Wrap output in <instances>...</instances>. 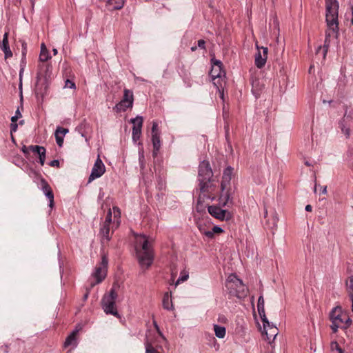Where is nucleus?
<instances>
[{"label": "nucleus", "instance_id": "8fccbe9b", "mask_svg": "<svg viewBox=\"0 0 353 353\" xmlns=\"http://www.w3.org/2000/svg\"><path fill=\"white\" fill-rule=\"evenodd\" d=\"M305 210L307 212L312 211V206L310 205H307L305 206Z\"/></svg>", "mask_w": 353, "mask_h": 353}, {"label": "nucleus", "instance_id": "0e129e2a", "mask_svg": "<svg viewBox=\"0 0 353 353\" xmlns=\"http://www.w3.org/2000/svg\"><path fill=\"white\" fill-rule=\"evenodd\" d=\"M316 189H317V187H316V186H315V188H314V192H316Z\"/></svg>", "mask_w": 353, "mask_h": 353}, {"label": "nucleus", "instance_id": "864d4df0", "mask_svg": "<svg viewBox=\"0 0 353 353\" xmlns=\"http://www.w3.org/2000/svg\"><path fill=\"white\" fill-rule=\"evenodd\" d=\"M52 52H53L54 55H57V53H58V51H57V50L56 48H53L52 49Z\"/></svg>", "mask_w": 353, "mask_h": 353}, {"label": "nucleus", "instance_id": "e433bc0d", "mask_svg": "<svg viewBox=\"0 0 353 353\" xmlns=\"http://www.w3.org/2000/svg\"><path fill=\"white\" fill-rule=\"evenodd\" d=\"M157 127H158V125L156 122H153V124H152V134H159L157 132Z\"/></svg>", "mask_w": 353, "mask_h": 353}, {"label": "nucleus", "instance_id": "4d7b16f0", "mask_svg": "<svg viewBox=\"0 0 353 353\" xmlns=\"http://www.w3.org/2000/svg\"><path fill=\"white\" fill-rule=\"evenodd\" d=\"M196 49V47H192L191 50L192 51H194Z\"/></svg>", "mask_w": 353, "mask_h": 353}, {"label": "nucleus", "instance_id": "c9c22d12", "mask_svg": "<svg viewBox=\"0 0 353 353\" xmlns=\"http://www.w3.org/2000/svg\"><path fill=\"white\" fill-rule=\"evenodd\" d=\"M65 87L69 88H75V84L74 82L67 80L65 83Z\"/></svg>", "mask_w": 353, "mask_h": 353}, {"label": "nucleus", "instance_id": "7c9ffc66", "mask_svg": "<svg viewBox=\"0 0 353 353\" xmlns=\"http://www.w3.org/2000/svg\"><path fill=\"white\" fill-rule=\"evenodd\" d=\"M51 58L48 50L41 51L39 54V60L42 62H46Z\"/></svg>", "mask_w": 353, "mask_h": 353}, {"label": "nucleus", "instance_id": "bb28decb", "mask_svg": "<svg viewBox=\"0 0 353 353\" xmlns=\"http://www.w3.org/2000/svg\"><path fill=\"white\" fill-rule=\"evenodd\" d=\"M108 5L112 10H119L123 8L124 5L123 0H107Z\"/></svg>", "mask_w": 353, "mask_h": 353}, {"label": "nucleus", "instance_id": "13d9d810", "mask_svg": "<svg viewBox=\"0 0 353 353\" xmlns=\"http://www.w3.org/2000/svg\"><path fill=\"white\" fill-rule=\"evenodd\" d=\"M321 49V46H319V47L318 48V49H317L316 52H319V51Z\"/></svg>", "mask_w": 353, "mask_h": 353}, {"label": "nucleus", "instance_id": "4be33fe9", "mask_svg": "<svg viewBox=\"0 0 353 353\" xmlns=\"http://www.w3.org/2000/svg\"><path fill=\"white\" fill-rule=\"evenodd\" d=\"M68 132V130L62 128H57L55 132V138L57 145L61 147L63 143V137Z\"/></svg>", "mask_w": 353, "mask_h": 353}, {"label": "nucleus", "instance_id": "f3484780", "mask_svg": "<svg viewBox=\"0 0 353 353\" xmlns=\"http://www.w3.org/2000/svg\"><path fill=\"white\" fill-rule=\"evenodd\" d=\"M41 190L49 200V206L52 208L54 206V194L48 182L42 179L41 180Z\"/></svg>", "mask_w": 353, "mask_h": 353}, {"label": "nucleus", "instance_id": "423d86ee", "mask_svg": "<svg viewBox=\"0 0 353 353\" xmlns=\"http://www.w3.org/2000/svg\"><path fill=\"white\" fill-rule=\"evenodd\" d=\"M212 171L208 161H203L199 168V181L200 190L205 192L208 190Z\"/></svg>", "mask_w": 353, "mask_h": 353}, {"label": "nucleus", "instance_id": "37998d69", "mask_svg": "<svg viewBox=\"0 0 353 353\" xmlns=\"http://www.w3.org/2000/svg\"><path fill=\"white\" fill-rule=\"evenodd\" d=\"M19 118V116H18V115L13 116V117L11 118V121H12V123H15V122L17 121V119H18Z\"/></svg>", "mask_w": 353, "mask_h": 353}, {"label": "nucleus", "instance_id": "c03bdc74", "mask_svg": "<svg viewBox=\"0 0 353 353\" xmlns=\"http://www.w3.org/2000/svg\"><path fill=\"white\" fill-rule=\"evenodd\" d=\"M46 50H48V49H47L45 43H41V51H46Z\"/></svg>", "mask_w": 353, "mask_h": 353}, {"label": "nucleus", "instance_id": "6e6d98bb", "mask_svg": "<svg viewBox=\"0 0 353 353\" xmlns=\"http://www.w3.org/2000/svg\"><path fill=\"white\" fill-rule=\"evenodd\" d=\"M335 343H336V342H333V343H332V348L335 347V348L337 350V348H336V345L334 344Z\"/></svg>", "mask_w": 353, "mask_h": 353}, {"label": "nucleus", "instance_id": "f03ea898", "mask_svg": "<svg viewBox=\"0 0 353 353\" xmlns=\"http://www.w3.org/2000/svg\"><path fill=\"white\" fill-rule=\"evenodd\" d=\"M135 251L139 265L142 268L148 269L154 260L152 243L144 234H135Z\"/></svg>", "mask_w": 353, "mask_h": 353}, {"label": "nucleus", "instance_id": "1a4fd4ad", "mask_svg": "<svg viewBox=\"0 0 353 353\" xmlns=\"http://www.w3.org/2000/svg\"><path fill=\"white\" fill-rule=\"evenodd\" d=\"M212 69L210 75L212 77L213 83L216 87L221 86L225 77V72L222 70V63L219 60L212 59Z\"/></svg>", "mask_w": 353, "mask_h": 353}, {"label": "nucleus", "instance_id": "ea45409f", "mask_svg": "<svg viewBox=\"0 0 353 353\" xmlns=\"http://www.w3.org/2000/svg\"><path fill=\"white\" fill-rule=\"evenodd\" d=\"M11 132H15L17 129V125L16 123H12L10 125Z\"/></svg>", "mask_w": 353, "mask_h": 353}, {"label": "nucleus", "instance_id": "f8f14e48", "mask_svg": "<svg viewBox=\"0 0 353 353\" xmlns=\"http://www.w3.org/2000/svg\"><path fill=\"white\" fill-rule=\"evenodd\" d=\"M256 47L258 52L255 54L254 63L258 68H262L267 61L268 49L266 47L260 48L257 43H256Z\"/></svg>", "mask_w": 353, "mask_h": 353}, {"label": "nucleus", "instance_id": "39448f33", "mask_svg": "<svg viewBox=\"0 0 353 353\" xmlns=\"http://www.w3.org/2000/svg\"><path fill=\"white\" fill-rule=\"evenodd\" d=\"M232 168L231 167L226 168L223 174L221 183V194L219 196V202L223 205H227L230 199V181L232 179Z\"/></svg>", "mask_w": 353, "mask_h": 353}, {"label": "nucleus", "instance_id": "5fc2aeb1", "mask_svg": "<svg viewBox=\"0 0 353 353\" xmlns=\"http://www.w3.org/2000/svg\"><path fill=\"white\" fill-rule=\"evenodd\" d=\"M351 23H352V25H353V8L352 9Z\"/></svg>", "mask_w": 353, "mask_h": 353}, {"label": "nucleus", "instance_id": "6e6552de", "mask_svg": "<svg viewBox=\"0 0 353 353\" xmlns=\"http://www.w3.org/2000/svg\"><path fill=\"white\" fill-rule=\"evenodd\" d=\"M117 298V292L114 289H112L109 294L104 295L101 304L103 311L106 314H112L116 317H119V314L115 305Z\"/></svg>", "mask_w": 353, "mask_h": 353}, {"label": "nucleus", "instance_id": "7ed1b4c3", "mask_svg": "<svg viewBox=\"0 0 353 353\" xmlns=\"http://www.w3.org/2000/svg\"><path fill=\"white\" fill-rule=\"evenodd\" d=\"M330 319L332 321L330 327L334 333L338 331L339 328L347 329L351 323L350 317L340 306H336L332 310Z\"/></svg>", "mask_w": 353, "mask_h": 353}, {"label": "nucleus", "instance_id": "2eb2a0df", "mask_svg": "<svg viewBox=\"0 0 353 353\" xmlns=\"http://www.w3.org/2000/svg\"><path fill=\"white\" fill-rule=\"evenodd\" d=\"M208 212L216 219L223 221L230 217V212L219 207L212 205L208 207Z\"/></svg>", "mask_w": 353, "mask_h": 353}, {"label": "nucleus", "instance_id": "ddd939ff", "mask_svg": "<svg viewBox=\"0 0 353 353\" xmlns=\"http://www.w3.org/2000/svg\"><path fill=\"white\" fill-rule=\"evenodd\" d=\"M107 265H108V259L105 256H103L101 259V263L99 266L96 268L95 272L93 274L94 277L96 279V283H99L101 282L106 276L107 271Z\"/></svg>", "mask_w": 353, "mask_h": 353}, {"label": "nucleus", "instance_id": "79ce46f5", "mask_svg": "<svg viewBox=\"0 0 353 353\" xmlns=\"http://www.w3.org/2000/svg\"><path fill=\"white\" fill-rule=\"evenodd\" d=\"M1 349L5 352V353H8V346L5 345H3L1 347Z\"/></svg>", "mask_w": 353, "mask_h": 353}, {"label": "nucleus", "instance_id": "5701e85b", "mask_svg": "<svg viewBox=\"0 0 353 353\" xmlns=\"http://www.w3.org/2000/svg\"><path fill=\"white\" fill-rule=\"evenodd\" d=\"M162 303L164 309L168 310H172L174 309L171 292L165 293Z\"/></svg>", "mask_w": 353, "mask_h": 353}, {"label": "nucleus", "instance_id": "a19ab883", "mask_svg": "<svg viewBox=\"0 0 353 353\" xmlns=\"http://www.w3.org/2000/svg\"><path fill=\"white\" fill-rule=\"evenodd\" d=\"M320 190L321 191L322 194H327V187L326 186H321Z\"/></svg>", "mask_w": 353, "mask_h": 353}, {"label": "nucleus", "instance_id": "603ef678", "mask_svg": "<svg viewBox=\"0 0 353 353\" xmlns=\"http://www.w3.org/2000/svg\"><path fill=\"white\" fill-rule=\"evenodd\" d=\"M23 70H24V68H23V67H22V68H21L20 73H19V77H20V78H21V77H22V73L23 72Z\"/></svg>", "mask_w": 353, "mask_h": 353}, {"label": "nucleus", "instance_id": "bf43d9fd", "mask_svg": "<svg viewBox=\"0 0 353 353\" xmlns=\"http://www.w3.org/2000/svg\"><path fill=\"white\" fill-rule=\"evenodd\" d=\"M35 1L36 0H30V1L32 2V6L34 5V3Z\"/></svg>", "mask_w": 353, "mask_h": 353}, {"label": "nucleus", "instance_id": "de8ad7c7", "mask_svg": "<svg viewBox=\"0 0 353 353\" xmlns=\"http://www.w3.org/2000/svg\"><path fill=\"white\" fill-rule=\"evenodd\" d=\"M30 150V149H29V148H27L26 146H23V147L22 148V151H23V153H25V154H27V153L28 152V150Z\"/></svg>", "mask_w": 353, "mask_h": 353}, {"label": "nucleus", "instance_id": "3c124183", "mask_svg": "<svg viewBox=\"0 0 353 353\" xmlns=\"http://www.w3.org/2000/svg\"><path fill=\"white\" fill-rule=\"evenodd\" d=\"M15 115H18V116H19V117H21V112H20V111H19V109H17V111H16V114H15Z\"/></svg>", "mask_w": 353, "mask_h": 353}, {"label": "nucleus", "instance_id": "f704fd0d", "mask_svg": "<svg viewBox=\"0 0 353 353\" xmlns=\"http://www.w3.org/2000/svg\"><path fill=\"white\" fill-rule=\"evenodd\" d=\"M188 274H185L184 275H182L178 279L177 281H176L175 283V285H178L181 282H183L185 281H186L188 279Z\"/></svg>", "mask_w": 353, "mask_h": 353}, {"label": "nucleus", "instance_id": "9b49d317", "mask_svg": "<svg viewBox=\"0 0 353 353\" xmlns=\"http://www.w3.org/2000/svg\"><path fill=\"white\" fill-rule=\"evenodd\" d=\"M105 172V167L101 159H100L99 154L93 165L91 174L88 179V183L92 182L93 180L101 177Z\"/></svg>", "mask_w": 353, "mask_h": 353}, {"label": "nucleus", "instance_id": "f257e3e1", "mask_svg": "<svg viewBox=\"0 0 353 353\" xmlns=\"http://www.w3.org/2000/svg\"><path fill=\"white\" fill-rule=\"evenodd\" d=\"M325 19L327 26V30L325 34L324 43L323 57L326 55L327 48L330 45L329 38L332 36L336 37L339 30L338 14L339 3L337 0H325Z\"/></svg>", "mask_w": 353, "mask_h": 353}, {"label": "nucleus", "instance_id": "393cba45", "mask_svg": "<svg viewBox=\"0 0 353 353\" xmlns=\"http://www.w3.org/2000/svg\"><path fill=\"white\" fill-rule=\"evenodd\" d=\"M152 141L153 144L154 151L153 154L156 155L159 152L161 147V141L159 134H152Z\"/></svg>", "mask_w": 353, "mask_h": 353}, {"label": "nucleus", "instance_id": "e2e57ef3", "mask_svg": "<svg viewBox=\"0 0 353 353\" xmlns=\"http://www.w3.org/2000/svg\"><path fill=\"white\" fill-rule=\"evenodd\" d=\"M312 69V66H310V69H309V71H310V72H311Z\"/></svg>", "mask_w": 353, "mask_h": 353}, {"label": "nucleus", "instance_id": "20e7f679", "mask_svg": "<svg viewBox=\"0 0 353 353\" xmlns=\"http://www.w3.org/2000/svg\"><path fill=\"white\" fill-rule=\"evenodd\" d=\"M226 287L230 294L236 296L239 299H243L248 295L247 287L235 274L229 275L226 281Z\"/></svg>", "mask_w": 353, "mask_h": 353}, {"label": "nucleus", "instance_id": "58836bf2", "mask_svg": "<svg viewBox=\"0 0 353 353\" xmlns=\"http://www.w3.org/2000/svg\"><path fill=\"white\" fill-rule=\"evenodd\" d=\"M205 42L204 40H199L198 41V46L201 48H203L204 49L205 48Z\"/></svg>", "mask_w": 353, "mask_h": 353}, {"label": "nucleus", "instance_id": "72a5a7b5", "mask_svg": "<svg viewBox=\"0 0 353 353\" xmlns=\"http://www.w3.org/2000/svg\"><path fill=\"white\" fill-rule=\"evenodd\" d=\"M258 310H265L264 309V299L262 296H260L258 299V305H257Z\"/></svg>", "mask_w": 353, "mask_h": 353}, {"label": "nucleus", "instance_id": "c756f323", "mask_svg": "<svg viewBox=\"0 0 353 353\" xmlns=\"http://www.w3.org/2000/svg\"><path fill=\"white\" fill-rule=\"evenodd\" d=\"M258 312H259V316H260V317H261V319L262 320L263 327L265 328V326H268L269 323L270 322H269V321L268 320V319L266 317L265 310H260V309H259L258 310Z\"/></svg>", "mask_w": 353, "mask_h": 353}, {"label": "nucleus", "instance_id": "6ab92c4d", "mask_svg": "<svg viewBox=\"0 0 353 353\" xmlns=\"http://www.w3.org/2000/svg\"><path fill=\"white\" fill-rule=\"evenodd\" d=\"M0 48L5 54V58L8 59L12 56V53L10 49L8 44V33L6 32L3 35L2 41L0 43Z\"/></svg>", "mask_w": 353, "mask_h": 353}, {"label": "nucleus", "instance_id": "b1692460", "mask_svg": "<svg viewBox=\"0 0 353 353\" xmlns=\"http://www.w3.org/2000/svg\"><path fill=\"white\" fill-rule=\"evenodd\" d=\"M346 288L352 301V311L353 312V276H350L346 281Z\"/></svg>", "mask_w": 353, "mask_h": 353}, {"label": "nucleus", "instance_id": "0eeeda50", "mask_svg": "<svg viewBox=\"0 0 353 353\" xmlns=\"http://www.w3.org/2000/svg\"><path fill=\"white\" fill-rule=\"evenodd\" d=\"M339 128L346 139H349L351 135V129L353 126V108L345 105L344 108V114L340 120Z\"/></svg>", "mask_w": 353, "mask_h": 353}, {"label": "nucleus", "instance_id": "052dcab7", "mask_svg": "<svg viewBox=\"0 0 353 353\" xmlns=\"http://www.w3.org/2000/svg\"><path fill=\"white\" fill-rule=\"evenodd\" d=\"M154 325H155L156 328L159 330V327H158V325H157L156 323H154Z\"/></svg>", "mask_w": 353, "mask_h": 353}, {"label": "nucleus", "instance_id": "4c0bfd02", "mask_svg": "<svg viewBox=\"0 0 353 353\" xmlns=\"http://www.w3.org/2000/svg\"><path fill=\"white\" fill-rule=\"evenodd\" d=\"M50 165L52 167H59V161L58 160H53L50 162Z\"/></svg>", "mask_w": 353, "mask_h": 353}, {"label": "nucleus", "instance_id": "dca6fc26", "mask_svg": "<svg viewBox=\"0 0 353 353\" xmlns=\"http://www.w3.org/2000/svg\"><path fill=\"white\" fill-rule=\"evenodd\" d=\"M114 215V223L116 228H117L120 223L121 211L118 207H113L112 209H109L105 221L103 223L110 225L112 222V214Z\"/></svg>", "mask_w": 353, "mask_h": 353}, {"label": "nucleus", "instance_id": "9d476101", "mask_svg": "<svg viewBox=\"0 0 353 353\" xmlns=\"http://www.w3.org/2000/svg\"><path fill=\"white\" fill-rule=\"evenodd\" d=\"M134 103L133 92L129 89H124L121 100L116 104L113 110L117 112H125L132 108Z\"/></svg>", "mask_w": 353, "mask_h": 353}, {"label": "nucleus", "instance_id": "cd10ccee", "mask_svg": "<svg viewBox=\"0 0 353 353\" xmlns=\"http://www.w3.org/2000/svg\"><path fill=\"white\" fill-rule=\"evenodd\" d=\"M214 331L216 337L219 339H223L225 336V328L223 326H219L218 325H214Z\"/></svg>", "mask_w": 353, "mask_h": 353}, {"label": "nucleus", "instance_id": "aec40b11", "mask_svg": "<svg viewBox=\"0 0 353 353\" xmlns=\"http://www.w3.org/2000/svg\"><path fill=\"white\" fill-rule=\"evenodd\" d=\"M29 149L32 152L38 154L39 156V162L41 165H43L46 159V149L43 147L39 145H30Z\"/></svg>", "mask_w": 353, "mask_h": 353}, {"label": "nucleus", "instance_id": "09e8293b", "mask_svg": "<svg viewBox=\"0 0 353 353\" xmlns=\"http://www.w3.org/2000/svg\"><path fill=\"white\" fill-rule=\"evenodd\" d=\"M349 154L350 155V160L351 161H353V149H352L351 150H350L348 152Z\"/></svg>", "mask_w": 353, "mask_h": 353}, {"label": "nucleus", "instance_id": "680f3d73", "mask_svg": "<svg viewBox=\"0 0 353 353\" xmlns=\"http://www.w3.org/2000/svg\"><path fill=\"white\" fill-rule=\"evenodd\" d=\"M305 164H306L307 165H308V166H310V164L308 162H306V163H305Z\"/></svg>", "mask_w": 353, "mask_h": 353}, {"label": "nucleus", "instance_id": "c85d7f7f", "mask_svg": "<svg viewBox=\"0 0 353 353\" xmlns=\"http://www.w3.org/2000/svg\"><path fill=\"white\" fill-rule=\"evenodd\" d=\"M197 227L201 233L203 234L209 239H212V233L210 232L209 230L205 228L206 225L205 223H203L202 221H199L197 223Z\"/></svg>", "mask_w": 353, "mask_h": 353}, {"label": "nucleus", "instance_id": "473e14b6", "mask_svg": "<svg viewBox=\"0 0 353 353\" xmlns=\"http://www.w3.org/2000/svg\"><path fill=\"white\" fill-rule=\"evenodd\" d=\"M223 232V229L219 226H214L211 230H210V232L212 233V239L214 237V234H220Z\"/></svg>", "mask_w": 353, "mask_h": 353}, {"label": "nucleus", "instance_id": "49530a36", "mask_svg": "<svg viewBox=\"0 0 353 353\" xmlns=\"http://www.w3.org/2000/svg\"><path fill=\"white\" fill-rule=\"evenodd\" d=\"M336 345V347L337 348V351L339 352V353H343V350L342 349L339 347V344L337 343H334Z\"/></svg>", "mask_w": 353, "mask_h": 353}, {"label": "nucleus", "instance_id": "a18cd8bd", "mask_svg": "<svg viewBox=\"0 0 353 353\" xmlns=\"http://www.w3.org/2000/svg\"><path fill=\"white\" fill-rule=\"evenodd\" d=\"M219 90V92L220 93V95H221V97L222 99H223V92L221 90V88H222V85L221 86H219V87H216Z\"/></svg>", "mask_w": 353, "mask_h": 353}, {"label": "nucleus", "instance_id": "a211bd4d", "mask_svg": "<svg viewBox=\"0 0 353 353\" xmlns=\"http://www.w3.org/2000/svg\"><path fill=\"white\" fill-rule=\"evenodd\" d=\"M263 333L265 334L267 340L270 343L274 340L279 333V330L274 325L270 323L268 326H265V328L263 327Z\"/></svg>", "mask_w": 353, "mask_h": 353}, {"label": "nucleus", "instance_id": "412c9836", "mask_svg": "<svg viewBox=\"0 0 353 353\" xmlns=\"http://www.w3.org/2000/svg\"><path fill=\"white\" fill-rule=\"evenodd\" d=\"M79 330L76 328L74 330H73L71 334L66 338L65 341L64 343V347H68L70 345H77V334Z\"/></svg>", "mask_w": 353, "mask_h": 353}, {"label": "nucleus", "instance_id": "4468645a", "mask_svg": "<svg viewBox=\"0 0 353 353\" xmlns=\"http://www.w3.org/2000/svg\"><path fill=\"white\" fill-rule=\"evenodd\" d=\"M130 122L133 124L132 140L136 142L139 139L141 134L143 118L141 116H137L136 118L132 119Z\"/></svg>", "mask_w": 353, "mask_h": 353}, {"label": "nucleus", "instance_id": "a878e982", "mask_svg": "<svg viewBox=\"0 0 353 353\" xmlns=\"http://www.w3.org/2000/svg\"><path fill=\"white\" fill-rule=\"evenodd\" d=\"M110 225H107L103 223L102 228H101L100 233L102 236V241H109L110 240L111 236H110Z\"/></svg>", "mask_w": 353, "mask_h": 353}, {"label": "nucleus", "instance_id": "2f4dec72", "mask_svg": "<svg viewBox=\"0 0 353 353\" xmlns=\"http://www.w3.org/2000/svg\"><path fill=\"white\" fill-rule=\"evenodd\" d=\"M145 353H159L148 341L145 342Z\"/></svg>", "mask_w": 353, "mask_h": 353}]
</instances>
